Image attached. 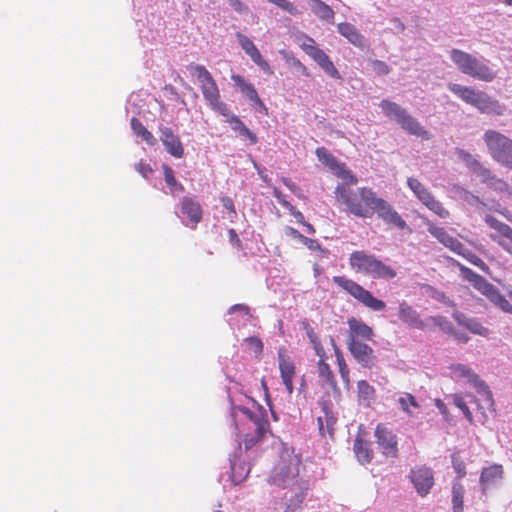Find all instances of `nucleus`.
Returning a JSON list of instances; mask_svg holds the SVG:
<instances>
[{
	"instance_id": "obj_1",
	"label": "nucleus",
	"mask_w": 512,
	"mask_h": 512,
	"mask_svg": "<svg viewBox=\"0 0 512 512\" xmlns=\"http://www.w3.org/2000/svg\"><path fill=\"white\" fill-rule=\"evenodd\" d=\"M246 400L251 403L253 407H256V411L251 410L246 405H236L234 400L230 399V417L235 426L237 437V447L229 456L231 469L230 478L234 485L243 482L250 472V465L241 459V440H243L245 450L247 451L270 433V424L266 410L254 399L246 398Z\"/></svg>"
},
{
	"instance_id": "obj_2",
	"label": "nucleus",
	"mask_w": 512,
	"mask_h": 512,
	"mask_svg": "<svg viewBox=\"0 0 512 512\" xmlns=\"http://www.w3.org/2000/svg\"><path fill=\"white\" fill-rule=\"evenodd\" d=\"M279 460L273 467L268 482L271 485L289 489L291 496L287 498L286 508L283 512H296L303 503L309 481L300 474L301 459L294 449L284 443L281 444Z\"/></svg>"
},
{
	"instance_id": "obj_3",
	"label": "nucleus",
	"mask_w": 512,
	"mask_h": 512,
	"mask_svg": "<svg viewBox=\"0 0 512 512\" xmlns=\"http://www.w3.org/2000/svg\"><path fill=\"white\" fill-rule=\"evenodd\" d=\"M450 59L461 73L472 78L484 82H491L496 78V71L483 57L477 58L463 50L453 48L450 51Z\"/></svg>"
},
{
	"instance_id": "obj_4",
	"label": "nucleus",
	"mask_w": 512,
	"mask_h": 512,
	"mask_svg": "<svg viewBox=\"0 0 512 512\" xmlns=\"http://www.w3.org/2000/svg\"><path fill=\"white\" fill-rule=\"evenodd\" d=\"M188 70L199 81L203 98L210 109L222 116H228L230 107L221 100L219 87L206 67L200 64H191Z\"/></svg>"
},
{
	"instance_id": "obj_5",
	"label": "nucleus",
	"mask_w": 512,
	"mask_h": 512,
	"mask_svg": "<svg viewBox=\"0 0 512 512\" xmlns=\"http://www.w3.org/2000/svg\"><path fill=\"white\" fill-rule=\"evenodd\" d=\"M349 265L357 273L370 276L374 279H393L396 271L389 265L383 263L374 254L364 250H357L350 254Z\"/></svg>"
},
{
	"instance_id": "obj_6",
	"label": "nucleus",
	"mask_w": 512,
	"mask_h": 512,
	"mask_svg": "<svg viewBox=\"0 0 512 512\" xmlns=\"http://www.w3.org/2000/svg\"><path fill=\"white\" fill-rule=\"evenodd\" d=\"M359 193L363 203L371 209V215L376 213L378 218L383 220L386 224L396 227L399 230L407 229L411 232L406 221L393 206L383 198L378 197L371 188L360 187Z\"/></svg>"
},
{
	"instance_id": "obj_7",
	"label": "nucleus",
	"mask_w": 512,
	"mask_h": 512,
	"mask_svg": "<svg viewBox=\"0 0 512 512\" xmlns=\"http://www.w3.org/2000/svg\"><path fill=\"white\" fill-rule=\"evenodd\" d=\"M379 107L386 117L395 121L407 133L422 139L429 138L428 131L420 124V122L396 102L383 99L379 103Z\"/></svg>"
},
{
	"instance_id": "obj_8",
	"label": "nucleus",
	"mask_w": 512,
	"mask_h": 512,
	"mask_svg": "<svg viewBox=\"0 0 512 512\" xmlns=\"http://www.w3.org/2000/svg\"><path fill=\"white\" fill-rule=\"evenodd\" d=\"M483 140L492 159L502 166L512 169V139L498 131L487 130L483 135Z\"/></svg>"
},
{
	"instance_id": "obj_9",
	"label": "nucleus",
	"mask_w": 512,
	"mask_h": 512,
	"mask_svg": "<svg viewBox=\"0 0 512 512\" xmlns=\"http://www.w3.org/2000/svg\"><path fill=\"white\" fill-rule=\"evenodd\" d=\"M450 371L454 379L465 380L483 398L487 408L494 410L493 394L486 382L477 373L464 364H453L450 366Z\"/></svg>"
},
{
	"instance_id": "obj_10",
	"label": "nucleus",
	"mask_w": 512,
	"mask_h": 512,
	"mask_svg": "<svg viewBox=\"0 0 512 512\" xmlns=\"http://www.w3.org/2000/svg\"><path fill=\"white\" fill-rule=\"evenodd\" d=\"M333 282L372 311L379 312L386 308L383 300L377 299L370 291L345 276H334Z\"/></svg>"
},
{
	"instance_id": "obj_11",
	"label": "nucleus",
	"mask_w": 512,
	"mask_h": 512,
	"mask_svg": "<svg viewBox=\"0 0 512 512\" xmlns=\"http://www.w3.org/2000/svg\"><path fill=\"white\" fill-rule=\"evenodd\" d=\"M456 155L459 160H461L465 166L476 175L480 181L489 187L503 191L506 188V183L497 178L488 168L482 165L472 154L467 152L464 149H457Z\"/></svg>"
},
{
	"instance_id": "obj_12",
	"label": "nucleus",
	"mask_w": 512,
	"mask_h": 512,
	"mask_svg": "<svg viewBox=\"0 0 512 512\" xmlns=\"http://www.w3.org/2000/svg\"><path fill=\"white\" fill-rule=\"evenodd\" d=\"M334 194L336 200L345 206L344 211L359 218L371 217V209L365 204H362L363 200L361 199L360 193H356L349 185L338 184Z\"/></svg>"
},
{
	"instance_id": "obj_13",
	"label": "nucleus",
	"mask_w": 512,
	"mask_h": 512,
	"mask_svg": "<svg viewBox=\"0 0 512 512\" xmlns=\"http://www.w3.org/2000/svg\"><path fill=\"white\" fill-rule=\"evenodd\" d=\"M179 205L180 212L177 216L181 223L190 229H196L203 217V210L198 200L193 196H185Z\"/></svg>"
},
{
	"instance_id": "obj_14",
	"label": "nucleus",
	"mask_w": 512,
	"mask_h": 512,
	"mask_svg": "<svg viewBox=\"0 0 512 512\" xmlns=\"http://www.w3.org/2000/svg\"><path fill=\"white\" fill-rule=\"evenodd\" d=\"M409 479L416 492L424 497L429 494L434 485V472L426 465L415 466L410 470Z\"/></svg>"
},
{
	"instance_id": "obj_15",
	"label": "nucleus",
	"mask_w": 512,
	"mask_h": 512,
	"mask_svg": "<svg viewBox=\"0 0 512 512\" xmlns=\"http://www.w3.org/2000/svg\"><path fill=\"white\" fill-rule=\"evenodd\" d=\"M159 139L165 151L174 158L180 159L184 156V146L178 134L172 128L160 124L158 127Z\"/></svg>"
},
{
	"instance_id": "obj_16",
	"label": "nucleus",
	"mask_w": 512,
	"mask_h": 512,
	"mask_svg": "<svg viewBox=\"0 0 512 512\" xmlns=\"http://www.w3.org/2000/svg\"><path fill=\"white\" fill-rule=\"evenodd\" d=\"M231 80L234 86L239 89L243 96L247 98L251 106L254 107L258 112L267 114V107L258 95V92L254 85L244 79L241 75L232 74Z\"/></svg>"
},
{
	"instance_id": "obj_17",
	"label": "nucleus",
	"mask_w": 512,
	"mask_h": 512,
	"mask_svg": "<svg viewBox=\"0 0 512 512\" xmlns=\"http://www.w3.org/2000/svg\"><path fill=\"white\" fill-rule=\"evenodd\" d=\"M312 44H304V51L321 67V69L330 77L340 79L341 75L329 56L320 48L314 45V40L309 38Z\"/></svg>"
},
{
	"instance_id": "obj_18",
	"label": "nucleus",
	"mask_w": 512,
	"mask_h": 512,
	"mask_svg": "<svg viewBox=\"0 0 512 512\" xmlns=\"http://www.w3.org/2000/svg\"><path fill=\"white\" fill-rule=\"evenodd\" d=\"M347 345L350 353L356 361L364 368H371L374 366L376 356L373 349L366 343L359 339L348 338Z\"/></svg>"
},
{
	"instance_id": "obj_19",
	"label": "nucleus",
	"mask_w": 512,
	"mask_h": 512,
	"mask_svg": "<svg viewBox=\"0 0 512 512\" xmlns=\"http://www.w3.org/2000/svg\"><path fill=\"white\" fill-rule=\"evenodd\" d=\"M460 270L463 277L469 283H471L476 290L485 295L490 301H492L495 294L499 292L493 284L489 283L484 277L477 274L472 269L461 266Z\"/></svg>"
},
{
	"instance_id": "obj_20",
	"label": "nucleus",
	"mask_w": 512,
	"mask_h": 512,
	"mask_svg": "<svg viewBox=\"0 0 512 512\" xmlns=\"http://www.w3.org/2000/svg\"><path fill=\"white\" fill-rule=\"evenodd\" d=\"M377 444L386 457H396L398 454L397 437L388 428L378 425L375 429Z\"/></svg>"
},
{
	"instance_id": "obj_21",
	"label": "nucleus",
	"mask_w": 512,
	"mask_h": 512,
	"mask_svg": "<svg viewBox=\"0 0 512 512\" xmlns=\"http://www.w3.org/2000/svg\"><path fill=\"white\" fill-rule=\"evenodd\" d=\"M504 470L500 464H492L484 467L480 474L479 484L481 491L486 493L491 489L498 488L503 480Z\"/></svg>"
},
{
	"instance_id": "obj_22",
	"label": "nucleus",
	"mask_w": 512,
	"mask_h": 512,
	"mask_svg": "<svg viewBox=\"0 0 512 512\" xmlns=\"http://www.w3.org/2000/svg\"><path fill=\"white\" fill-rule=\"evenodd\" d=\"M236 38L240 47L251 58V60L259 66L266 74H272L273 71L269 63L262 57L260 51L255 44L246 35L237 32Z\"/></svg>"
},
{
	"instance_id": "obj_23",
	"label": "nucleus",
	"mask_w": 512,
	"mask_h": 512,
	"mask_svg": "<svg viewBox=\"0 0 512 512\" xmlns=\"http://www.w3.org/2000/svg\"><path fill=\"white\" fill-rule=\"evenodd\" d=\"M474 107L481 113L494 116H502L506 111V106L497 99L491 97L484 91H480L475 101Z\"/></svg>"
},
{
	"instance_id": "obj_24",
	"label": "nucleus",
	"mask_w": 512,
	"mask_h": 512,
	"mask_svg": "<svg viewBox=\"0 0 512 512\" xmlns=\"http://www.w3.org/2000/svg\"><path fill=\"white\" fill-rule=\"evenodd\" d=\"M398 317L404 324L411 328L423 330L426 327V324L421 319L418 311L409 305L406 301H402L399 304Z\"/></svg>"
},
{
	"instance_id": "obj_25",
	"label": "nucleus",
	"mask_w": 512,
	"mask_h": 512,
	"mask_svg": "<svg viewBox=\"0 0 512 512\" xmlns=\"http://www.w3.org/2000/svg\"><path fill=\"white\" fill-rule=\"evenodd\" d=\"M337 418L327 403L321 407V415L317 417L318 429L321 436H333Z\"/></svg>"
},
{
	"instance_id": "obj_26",
	"label": "nucleus",
	"mask_w": 512,
	"mask_h": 512,
	"mask_svg": "<svg viewBox=\"0 0 512 512\" xmlns=\"http://www.w3.org/2000/svg\"><path fill=\"white\" fill-rule=\"evenodd\" d=\"M453 319L461 326L468 329L471 333L486 336L488 329L484 327L476 318L468 317L466 314L460 311H454L452 313Z\"/></svg>"
},
{
	"instance_id": "obj_27",
	"label": "nucleus",
	"mask_w": 512,
	"mask_h": 512,
	"mask_svg": "<svg viewBox=\"0 0 512 512\" xmlns=\"http://www.w3.org/2000/svg\"><path fill=\"white\" fill-rule=\"evenodd\" d=\"M337 31L340 35L345 37L352 45L364 48L366 46V39L360 31L351 23L342 22L337 25Z\"/></svg>"
},
{
	"instance_id": "obj_28",
	"label": "nucleus",
	"mask_w": 512,
	"mask_h": 512,
	"mask_svg": "<svg viewBox=\"0 0 512 512\" xmlns=\"http://www.w3.org/2000/svg\"><path fill=\"white\" fill-rule=\"evenodd\" d=\"M226 117V122L229 123L231 129L236 132L239 137L248 139L251 145L258 142L257 135L252 132L237 115L230 112Z\"/></svg>"
},
{
	"instance_id": "obj_29",
	"label": "nucleus",
	"mask_w": 512,
	"mask_h": 512,
	"mask_svg": "<svg viewBox=\"0 0 512 512\" xmlns=\"http://www.w3.org/2000/svg\"><path fill=\"white\" fill-rule=\"evenodd\" d=\"M310 11L321 21L334 24V10L322 0H307Z\"/></svg>"
},
{
	"instance_id": "obj_30",
	"label": "nucleus",
	"mask_w": 512,
	"mask_h": 512,
	"mask_svg": "<svg viewBox=\"0 0 512 512\" xmlns=\"http://www.w3.org/2000/svg\"><path fill=\"white\" fill-rule=\"evenodd\" d=\"M350 334L348 338L371 340L374 333L370 326L354 317L348 320Z\"/></svg>"
},
{
	"instance_id": "obj_31",
	"label": "nucleus",
	"mask_w": 512,
	"mask_h": 512,
	"mask_svg": "<svg viewBox=\"0 0 512 512\" xmlns=\"http://www.w3.org/2000/svg\"><path fill=\"white\" fill-rule=\"evenodd\" d=\"M163 174H164V180L168 187V191L165 192L166 194H170L173 197L178 196L179 194L183 193L185 188L182 183H180L175 178L174 170L167 164L162 165Z\"/></svg>"
},
{
	"instance_id": "obj_32",
	"label": "nucleus",
	"mask_w": 512,
	"mask_h": 512,
	"mask_svg": "<svg viewBox=\"0 0 512 512\" xmlns=\"http://www.w3.org/2000/svg\"><path fill=\"white\" fill-rule=\"evenodd\" d=\"M449 90L458 96L461 100L474 106L477 96L480 90H476L469 86H464L461 84L450 83L448 85Z\"/></svg>"
},
{
	"instance_id": "obj_33",
	"label": "nucleus",
	"mask_w": 512,
	"mask_h": 512,
	"mask_svg": "<svg viewBox=\"0 0 512 512\" xmlns=\"http://www.w3.org/2000/svg\"><path fill=\"white\" fill-rule=\"evenodd\" d=\"M229 318L227 319L228 324L231 327L238 325L237 317H240L243 322L248 321L251 318L250 309L245 304H235L228 310Z\"/></svg>"
},
{
	"instance_id": "obj_34",
	"label": "nucleus",
	"mask_w": 512,
	"mask_h": 512,
	"mask_svg": "<svg viewBox=\"0 0 512 512\" xmlns=\"http://www.w3.org/2000/svg\"><path fill=\"white\" fill-rule=\"evenodd\" d=\"M130 125L133 133L137 137H140L149 146L156 145L157 139L155 138V136L149 130H147V128L142 124V122L139 119L136 118L135 115L131 118Z\"/></svg>"
},
{
	"instance_id": "obj_35",
	"label": "nucleus",
	"mask_w": 512,
	"mask_h": 512,
	"mask_svg": "<svg viewBox=\"0 0 512 512\" xmlns=\"http://www.w3.org/2000/svg\"><path fill=\"white\" fill-rule=\"evenodd\" d=\"M427 209L439 216L440 218H448L450 213L444 208L442 203L438 201L430 192L419 200Z\"/></svg>"
},
{
	"instance_id": "obj_36",
	"label": "nucleus",
	"mask_w": 512,
	"mask_h": 512,
	"mask_svg": "<svg viewBox=\"0 0 512 512\" xmlns=\"http://www.w3.org/2000/svg\"><path fill=\"white\" fill-rule=\"evenodd\" d=\"M485 223L495 231H497L501 236L508 239L510 242H512V227H510L508 224L498 220L493 215H486Z\"/></svg>"
},
{
	"instance_id": "obj_37",
	"label": "nucleus",
	"mask_w": 512,
	"mask_h": 512,
	"mask_svg": "<svg viewBox=\"0 0 512 512\" xmlns=\"http://www.w3.org/2000/svg\"><path fill=\"white\" fill-rule=\"evenodd\" d=\"M354 452L361 464H369L373 457V452L369 445L361 438H356L354 441Z\"/></svg>"
},
{
	"instance_id": "obj_38",
	"label": "nucleus",
	"mask_w": 512,
	"mask_h": 512,
	"mask_svg": "<svg viewBox=\"0 0 512 512\" xmlns=\"http://www.w3.org/2000/svg\"><path fill=\"white\" fill-rule=\"evenodd\" d=\"M278 363L281 378L294 377L295 364L282 350L278 351Z\"/></svg>"
},
{
	"instance_id": "obj_39",
	"label": "nucleus",
	"mask_w": 512,
	"mask_h": 512,
	"mask_svg": "<svg viewBox=\"0 0 512 512\" xmlns=\"http://www.w3.org/2000/svg\"><path fill=\"white\" fill-rule=\"evenodd\" d=\"M425 224L427 226L428 232L445 247L453 239V236L449 235L443 227H437L430 220H426Z\"/></svg>"
},
{
	"instance_id": "obj_40",
	"label": "nucleus",
	"mask_w": 512,
	"mask_h": 512,
	"mask_svg": "<svg viewBox=\"0 0 512 512\" xmlns=\"http://www.w3.org/2000/svg\"><path fill=\"white\" fill-rule=\"evenodd\" d=\"M318 160L328 168L336 169L339 167V161L325 147H318L315 151Z\"/></svg>"
},
{
	"instance_id": "obj_41",
	"label": "nucleus",
	"mask_w": 512,
	"mask_h": 512,
	"mask_svg": "<svg viewBox=\"0 0 512 512\" xmlns=\"http://www.w3.org/2000/svg\"><path fill=\"white\" fill-rule=\"evenodd\" d=\"M358 398L361 402L367 405L373 400L375 396V389L366 380H360L357 383Z\"/></svg>"
},
{
	"instance_id": "obj_42",
	"label": "nucleus",
	"mask_w": 512,
	"mask_h": 512,
	"mask_svg": "<svg viewBox=\"0 0 512 512\" xmlns=\"http://www.w3.org/2000/svg\"><path fill=\"white\" fill-rule=\"evenodd\" d=\"M398 404L402 411L409 416L413 415V412L410 409L411 407L419 408V403L417 402L416 398L410 393H403L398 398Z\"/></svg>"
},
{
	"instance_id": "obj_43",
	"label": "nucleus",
	"mask_w": 512,
	"mask_h": 512,
	"mask_svg": "<svg viewBox=\"0 0 512 512\" xmlns=\"http://www.w3.org/2000/svg\"><path fill=\"white\" fill-rule=\"evenodd\" d=\"M407 185L412 190L415 197L420 200L424 196L430 193L428 188L424 186L418 179L409 177L407 179Z\"/></svg>"
},
{
	"instance_id": "obj_44",
	"label": "nucleus",
	"mask_w": 512,
	"mask_h": 512,
	"mask_svg": "<svg viewBox=\"0 0 512 512\" xmlns=\"http://www.w3.org/2000/svg\"><path fill=\"white\" fill-rule=\"evenodd\" d=\"M319 376L331 388L336 389V381L333 372L328 364L323 361L319 362Z\"/></svg>"
},
{
	"instance_id": "obj_45",
	"label": "nucleus",
	"mask_w": 512,
	"mask_h": 512,
	"mask_svg": "<svg viewBox=\"0 0 512 512\" xmlns=\"http://www.w3.org/2000/svg\"><path fill=\"white\" fill-rule=\"evenodd\" d=\"M429 320H431L434 323V325L439 327L443 332L448 334H454V326L446 317L441 315L431 316Z\"/></svg>"
},
{
	"instance_id": "obj_46",
	"label": "nucleus",
	"mask_w": 512,
	"mask_h": 512,
	"mask_svg": "<svg viewBox=\"0 0 512 512\" xmlns=\"http://www.w3.org/2000/svg\"><path fill=\"white\" fill-rule=\"evenodd\" d=\"M332 171H334L338 177L344 180H348L352 184H356L358 181L356 176L346 168L344 163H341L340 161L339 167H337L336 169H332Z\"/></svg>"
},
{
	"instance_id": "obj_47",
	"label": "nucleus",
	"mask_w": 512,
	"mask_h": 512,
	"mask_svg": "<svg viewBox=\"0 0 512 512\" xmlns=\"http://www.w3.org/2000/svg\"><path fill=\"white\" fill-rule=\"evenodd\" d=\"M332 171H334L338 177L344 180H348L352 184H356L358 181L356 176L346 168L344 163H341L340 161L339 167H337L336 169H332Z\"/></svg>"
},
{
	"instance_id": "obj_48",
	"label": "nucleus",
	"mask_w": 512,
	"mask_h": 512,
	"mask_svg": "<svg viewBox=\"0 0 512 512\" xmlns=\"http://www.w3.org/2000/svg\"><path fill=\"white\" fill-rule=\"evenodd\" d=\"M465 494V489L463 485L459 483H454L452 486V505L453 506H463V498Z\"/></svg>"
},
{
	"instance_id": "obj_49",
	"label": "nucleus",
	"mask_w": 512,
	"mask_h": 512,
	"mask_svg": "<svg viewBox=\"0 0 512 512\" xmlns=\"http://www.w3.org/2000/svg\"><path fill=\"white\" fill-rule=\"evenodd\" d=\"M453 404L458 407L464 414V417L468 421H472V413L467 406L466 402L464 401L463 397L459 394H454L453 396Z\"/></svg>"
},
{
	"instance_id": "obj_50",
	"label": "nucleus",
	"mask_w": 512,
	"mask_h": 512,
	"mask_svg": "<svg viewBox=\"0 0 512 512\" xmlns=\"http://www.w3.org/2000/svg\"><path fill=\"white\" fill-rule=\"evenodd\" d=\"M463 258H465L471 264L477 266L478 268H480L483 271H486L488 269V266L486 265V263L469 248L463 255Z\"/></svg>"
},
{
	"instance_id": "obj_51",
	"label": "nucleus",
	"mask_w": 512,
	"mask_h": 512,
	"mask_svg": "<svg viewBox=\"0 0 512 512\" xmlns=\"http://www.w3.org/2000/svg\"><path fill=\"white\" fill-rule=\"evenodd\" d=\"M461 198L471 206L482 204L481 199L465 188H458Z\"/></svg>"
},
{
	"instance_id": "obj_52",
	"label": "nucleus",
	"mask_w": 512,
	"mask_h": 512,
	"mask_svg": "<svg viewBox=\"0 0 512 512\" xmlns=\"http://www.w3.org/2000/svg\"><path fill=\"white\" fill-rule=\"evenodd\" d=\"M371 67H372V70L377 74V75H380V76H384V75H387L390 73L391 69L390 67L388 66V64H386L384 61L382 60H372L371 61Z\"/></svg>"
},
{
	"instance_id": "obj_53",
	"label": "nucleus",
	"mask_w": 512,
	"mask_h": 512,
	"mask_svg": "<svg viewBox=\"0 0 512 512\" xmlns=\"http://www.w3.org/2000/svg\"><path fill=\"white\" fill-rule=\"evenodd\" d=\"M273 4H275L280 9H282L283 11H285L291 15H297L299 13L296 6L289 0H275V2Z\"/></svg>"
},
{
	"instance_id": "obj_54",
	"label": "nucleus",
	"mask_w": 512,
	"mask_h": 512,
	"mask_svg": "<svg viewBox=\"0 0 512 512\" xmlns=\"http://www.w3.org/2000/svg\"><path fill=\"white\" fill-rule=\"evenodd\" d=\"M491 302L500 307L503 311L512 313V305L508 302V300L505 299V297L500 292L495 294Z\"/></svg>"
},
{
	"instance_id": "obj_55",
	"label": "nucleus",
	"mask_w": 512,
	"mask_h": 512,
	"mask_svg": "<svg viewBox=\"0 0 512 512\" xmlns=\"http://www.w3.org/2000/svg\"><path fill=\"white\" fill-rule=\"evenodd\" d=\"M446 247L449 248L454 253L461 255L462 257L468 249L463 243H461L455 237H453V239L450 241V243Z\"/></svg>"
},
{
	"instance_id": "obj_56",
	"label": "nucleus",
	"mask_w": 512,
	"mask_h": 512,
	"mask_svg": "<svg viewBox=\"0 0 512 512\" xmlns=\"http://www.w3.org/2000/svg\"><path fill=\"white\" fill-rule=\"evenodd\" d=\"M281 205L288 209L290 214L296 219L298 223L304 224L305 218L302 212L296 210V208L288 201H281Z\"/></svg>"
},
{
	"instance_id": "obj_57",
	"label": "nucleus",
	"mask_w": 512,
	"mask_h": 512,
	"mask_svg": "<svg viewBox=\"0 0 512 512\" xmlns=\"http://www.w3.org/2000/svg\"><path fill=\"white\" fill-rule=\"evenodd\" d=\"M221 204L223 206L224 209H226L228 211V218L229 219H232L234 217L237 216V213H236V210H235V206H234V202L232 200V198L228 197V196H224L221 198Z\"/></svg>"
},
{
	"instance_id": "obj_58",
	"label": "nucleus",
	"mask_w": 512,
	"mask_h": 512,
	"mask_svg": "<svg viewBox=\"0 0 512 512\" xmlns=\"http://www.w3.org/2000/svg\"><path fill=\"white\" fill-rule=\"evenodd\" d=\"M136 171L142 175L143 178L149 180V176L153 173V169L150 164L140 161L135 165Z\"/></svg>"
},
{
	"instance_id": "obj_59",
	"label": "nucleus",
	"mask_w": 512,
	"mask_h": 512,
	"mask_svg": "<svg viewBox=\"0 0 512 512\" xmlns=\"http://www.w3.org/2000/svg\"><path fill=\"white\" fill-rule=\"evenodd\" d=\"M262 386L264 388L265 401H266V404L269 407L271 416H272L274 421H278L279 420V415H278V413L273 408V405H272V402H271V399H270V395H269V392H268V388H267V386H266V384L264 382H262Z\"/></svg>"
},
{
	"instance_id": "obj_60",
	"label": "nucleus",
	"mask_w": 512,
	"mask_h": 512,
	"mask_svg": "<svg viewBox=\"0 0 512 512\" xmlns=\"http://www.w3.org/2000/svg\"><path fill=\"white\" fill-rule=\"evenodd\" d=\"M229 4L239 14H246L249 12V7L241 0H229Z\"/></svg>"
},
{
	"instance_id": "obj_61",
	"label": "nucleus",
	"mask_w": 512,
	"mask_h": 512,
	"mask_svg": "<svg viewBox=\"0 0 512 512\" xmlns=\"http://www.w3.org/2000/svg\"><path fill=\"white\" fill-rule=\"evenodd\" d=\"M337 361L339 366V372L344 381L348 382L349 380V369L344 361V359L337 353Z\"/></svg>"
},
{
	"instance_id": "obj_62",
	"label": "nucleus",
	"mask_w": 512,
	"mask_h": 512,
	"mask_svg": "<svg viewBox=\"0 0 512 512\" xmlns=\"http://www.w3.org/2000/svg\"><path fill=\"white\" fill-rule=\"evenodd\" d=\"M246 341L252 348L255 349L256 353H258V354L262 353L263 343L258 337L252 336V337L247 338Z\"/></svg>"
},
{
	"instance_id": "obj_63",
	"label": "nucleus",
	"mask_w": 512,
	"mask_h": 512,
	"mask_svg": "<svg viewBox=\"0 0 512 512\" xmlns=\"http://www.w3.org/2000/svg\"><path fill=\"white\" fill-rule=\"evenodd\" d=\"M285 234L289 237H292L293 239L300 241L301 243H303L304 239L306 238L297 229L290 226L285 227Z\"/></svg>"
},
{
	"instance_id": "obj_64",
	"label": "nucleus",
	"mask_w": 512,
	"mask_h": 512,
	"mask_svg": "<svg viewBox=\"0 0 512 512\" xmlns=\"http://www.w3.org/2000/svg\"><path fill=\"white\" fill-rule=\"evenodd\" d=\"M304 329L306 331V335L309 338L310 342L314 344L315 346L319 344V339L317 334L315 333L314 329L308 324H304Z\"/></svg>"
}]
</instances>
